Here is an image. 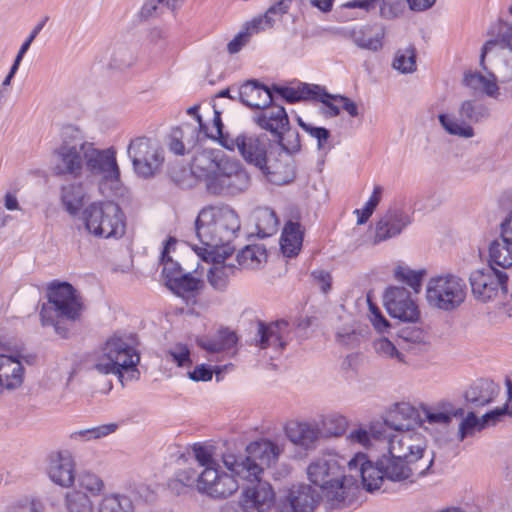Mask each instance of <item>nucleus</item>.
Masks as SVG:
<instances>
[{"label":"nucleus","mask_w":512,"mask_h":512,"mask_svg":"<svg viewBox=\"0 0 512 512\" xmlns=\"http://www.w3.org/2000/svg\"><path fill=\"white\" fill-rule=\"evenodd\" d=\"M281 450L272 441L260 440L250 443L244 454L223 455V463L230 471L221 470L220 465L202 469L200 472L187 468L177 473V480L187 487L195 486L197 491L211 498H226L239 488L238 479L257 483L247 487L240 500L245 512H264L274 502L275 494L270 484L261 482L265 467L275 463Z\"/></svg>","instance_id":"obj_1"},{"label":"nucleus","mask_w":512,"mask_h":512,"mask_svg":"<svg viewBox=\"0 0 512 512\" xmlns=\"http://www.w3.org/2000/svg\"><path fill=\"white\" fill-rule=\"evenodd\" d=\"M375 436L382 442L383 463L387 479L404 482L427 473L433 464V455H427V439L415 429L390 432L375 430Z\"/></svg>","instance_id":"obj_2"},{"label":"nucleus","mask_w":512,"mask_h":512,"mask_svg":"<svg viewBox=\"0 0 512 512\" xmlns=\"http://www.w3.org/2000/svg\"><path fill=\"white\" fill-rule=\"evenodd\" d=\"M222 146L228 150H238L242 158L250 165L261 170L267 180L275 185H285L294 179L293 167L270 160L273 144L264 133H241L234 139H224Z\"/></svg>","instance_id":"obj_3"},{"label":"nucleus","mask_w":512,"mask_h":512,"mask_svg":"<svg viewBox=\"0 0 512 512\" xmlns=\"http://www.w3.org/2000/svg\"><path fill=\"white\" fill-rule=\"evenodd\" d=\"M240 230V220L234 209L227 205L203 208L195 220V232L202 248L223 252L231 247ZM195 248H198L197 246Z\"/></svg>","instance_id":"obj_4"},{"label":"nucleus","mask_w":512,"mask_h":512,"mask_svg":"<svg viewBox=\"0 0 512 512\" xmlns=\"http://www.w3.org/2000/svg\"><path fill=\"white\" fill-rule=\"evenodd\" d=\"M83 311L81 296L67 282H55L48 287V302L40 310L42 326H53L62 338L69 333V324L78 320Z\"/></svg>","instance_id":"obj_5"},{"label":"nucleus","mask_w":512,"mask_h":512,"mask_svg":"<svg viewBox=\"0 0 512 512\" xmlns=\"http://www.w3.org/2000/svg\"><path fill=\"white\" fill-rule=\"evenodd\" d=\"M347 462L342 456L327 453L316 458L307 468L309 480L336 504L345 502L348 494L349 479L344 473Z\"/></svg>","instance_id":"obj_6"},{"label":"nucleus","mask_w":512,"mask_h":512,"mask_svg":"<svg viewBox=\"0 0 512 512\" xmlns=\"http://www.w3.org/2000/svg\"><path fill=\"white\" fill-rule=\"evenodd\" d=\"M140 357L136 350L123 338H109L96 356L93 369L103 375L116 374L121 380L122 370L131 372V378L137 373L136 366Z\"/></svg>","instance_id":"obj_7"},{"label":"nucleus","mask_w":512,"mask_h":512,"mask_svg":"<svg viewBox=\"0 0 512 512\" xmlns=\"http://www.w3.org/2000/svg\"><path fill=\"white\" fill-rule=\"evenodd\" d=\"M86 230L103 238L121 237L125 232V216L118 204L100 201L89 204L82 212Z\"/></svg>","instance_id":"obj_8"},{"label":"nucleus","mask_w":512,"mask_h":512,"mask_svg":"<svg viewBox=\"0 0 512 512\" xmlns=\"http://www.w3.org/2000/svg\"><path fill=\"white\" fill-rule=\"evenodd\" d=\"M466 291L463 278L450 273L439 275L429 279L426 300L432 308L453 311L465 301Z\"/></svg>","instance_id":"obj_9"},{"label":"nucleus","mask_w":512,"mask_h":512,"mask_svg":"<svg viewBox=\"0 0 512 512\" xmlns=\"http://www.w3.org/2000/svg\"><path fill=\"white\" fill-rule=\"evenodd\" d=\"M127 155L135 174L144 179L154 177L164 163L163 149L154 139L147 136L132 138L127 146Z\"/></svg>","instance_id":"obj_10"},{"label":"nucleus","mask_w":512,"mask_h":512,"mask_svg":"<svg viewBox=\"0 0 512 512\" xmlns=\"http://www.w3.org/2000/svg\"><path fill=\"white\" fill-rule=\"evenodd\" d=\"M250 186V176L243 165L227 157L216 174L206 180L208 193L217 196H235Z\"/></svg>","instance_id":"obj_11"},{"label":"nucleus","mask_w":512,"mask_h":512,"mask_svg":"<svg viewBox=\"0 0 512 512\" xmlns=\"http://www.w3.org/2000/svg\"><path fill=\"white\" fill-rule=\"evenodd\" d=\"M488 54L493 55L492 68L497 81H512V25H504L499 38L488 40L481 50L480 65L486 69L484 62Z\"/></svg>","instance_id":"obj_12"},{"label":"nucleus","mask_w":512,"mask_h":512,"mask_svg":"<svg viewBox=\"0 0 512 512\" xmlns=\"http://www.w3.org/2000/svg\"><path fill=\"white\" fill-rule=\"evenodd\" d=\"M469 282L472 295L483 303L501 300L507 294V273L492 265L472 271Z\"/></svg>","instance_id":"obj_13"},{"label":"nucleus","mask_w":512,"mask_h":512,"mask_svg":"<svg viewBox=\"0 0 512 512\" xmlns=\"http://www.w3.org/2000/svg\"><path fill=\"white\" fill-rule=\"evenodd\" d=\"M85 170L91 175L99 176L103 182L118 185L120 183V168L117 153L113 147L98 149L94 143L86 145Z\"/></svg>","instance_id":"obj_14"},{"label":"nucleus","mask_w":512,"mask_h":512,"mask_svg":"<svg viewBox=\"0 0 512 512\" xmlns=\"http://www.w3.org/2000/svg\"><path fill=\"white\" fill-rule=\"evenodd\" d=\"M198 257L209 264L207 281L217 291H225L230 278L235 275L238 268L225 260L233 253V247H227L223 252L208 250V248H194Z\"/></svg>","instance_id":"obj_15"},{"label":"nucleus","mask_w":512,"mask_h":512,"mask_svg":"<svg viewBox=\"0 0 512 512\" xmlns=\"http://www.w3.org/2000/svg\"><path fill=\"white\" fill-rule=\"evenodd\" d=\"M410 201V197L403 196L378 220L375 225L374 244L399 236L412 223V213L405 210Z\"/></svg>","instance_id":"obj_16"},{"label":"nucleus","mask_w":512,"mask_h":512,"mask_svg":"<svg viewBox=\"0 0 512 512\" xmlns=\"http://www.w3.org/2000/svg\"><path fill=\"white\" fill-rule=\"evenodd\" d=\"M458 113L460 119L442 113L438 115V120L448 134L462 138H471L474 136V130L466 121L478 122L485 117L486 108L476 100H465L461 103Z\"/></svg>","instance_id":"obj_17"},{"label":"nucleus","mask_w":512,"mask_h":512,"mask_svg":"<svg viewBox=\"0 0 512 512\" xmlns=\"http://www.w3.org/2000/svg\"><path fill=\"white\" fill-rule=\"evenodd\" d=\"M347 469L349 472V475H347L349 479L347 486L360 477L363 487L369 492L379 489L384 478H387V469L383 463V455L374 464L367 459L364 453H357L348 460Z\"/></svg>","instance_id":"obj_18"},{"label":"nucleus","mask_w":512,"mask_h":512,"mask_svg":"<svg viewBox=\"0 0 512 512\" xmlns=\"http://www.w3.org/2000/svg\"><path fill=\"white\" fill-rule=\"evenodd\" d=\"M88 141L79 140L73 143H64L56 150L57 163L55 173L57 175H72L80 177L85 170L86 145Z\"/></svg>","instance_id":"obj_19"},{"label":"nucleus","mask_w":512,"mask_h":512,"mask_svg":"<svg viewBox=\"0 0 512 512\" xmlns=\"http://www.w3.org/2000/svg\"><path fill=\"white\" fill-rule=\"evenodd\" d=\"M320 501V495L308 484L293 485L276 504L277 512H313Z\"/></svg>","instance_id":"obj_20"},{"label":"nucleus","mask_w":512,"mask_h":512,"mask_svg":"<svg viewBox=\"0 0 512 512\" xmlns=\"http://www.w3.org/2000/svg\"><path fill=\"white\" fill-rule=\"evenodd\" d=\"M384 304L393 318L403 322H417L420 311L408 290L403 287H391L384 295Z\"/></svg>","instance_id":"obj_21"},{"label":"nucleus","mask_w":512,"mask_h":512,"mask_svg":"<svg viewBox=\"0 0 512 512\" xmlns=\"http://www.w3.org/2000/svg\"><path fill=\"white\" fill-rule=\"evenodd\" d=\"M290 334V324L286 320H278L269 324L259 322L254 343L260 349L271 348L276 353H280L291 340Z\"/></svg>","instance_id":"obj_22"},{"label":"nucleus","mask_w":512,"mask_h":512,"mask_svg":"<svg viewBox=\"0 0 512 512\" xmlns=\"http://www.w3.org/2000/svg\"><path fill=\"white\" fill-rule=\"evenodd\" d=\"M387 31L382 23L359 25L342 30V35L352 40L360 49L379 52L384 47Z\"/></svg>","instance_id":"obj_23"},{"label":"nucleus","mask_w":512,"mask_h":512,"mask_svg":"<svg viewBox=\"0 0 512 512\" xmlns=\"http://www.w3.org/2000/svg\"><path fill=\"white\" fill-rule=\"evenodd\" d=\"M489 261L502 268L512 266V210L499 224V237L489 245Z\"/></svg>","instance_id":"obj_24"},{"label":"nucleus","mask_w":512,"mask_h":512,"mask_svg":"<svg viewBox=\"0 0 512 512\" xmlns=\"http://www.w3.org/2000/svg\"><path fill=\"white\" fill-rule=\"evenodd\" d=\"M47 473L53 483L65 488L72 486L75 481V461L71 454L65 451L52 455Z\"/></svg>","instance_id":"obj_25"},{"label":"nucleus","mask_w":512,"mask_h":512,"mask_svg":"<svg viewBox=\"0 0 512 512\" xmlns=\"http://www.w3.org/2000/svg\"><path fill=\"white\" fill-rule=\"evenodd\" d=\"M237 340L235 332L221 329L213 336L199 338L197 343L210 355V361H219L236 345Z\"/></svg>","instance_id":"obj_26"},{"label":"nucleus","mask_w":512,"mask_h":512,"mask_svg":"<svg viewBox=\"0 0 512 512\" xmlns=\"http://www.w3.org/2000/svg\"><path fill=\"white\" fill-rule=\"evenodd\" d=\"M254 122L261 129L279 135L288 127L289 118L283 106L269 104L254 116Z\"/></svg>","instance_id":"obj_27"},{"label":"nucleus","mask_w":512,"mask_h":512,"mask_svg":"<svg viewBox=\"0 0 512 512\" xmlns=\"http://www.w3.org/2000/svg\"><path fill=\"white\" fill-rule=\"evenodd\" d=\"M286 435L295 445L309 449L321 437V429L316 421L290 422L286 427Z\"/></svg>","instance_id":"obj_28"},{"label":"nucleus","mask_w":512,"mask_h":512,"mask_svg":"<svg viewBox=\"0 0 512 512\" xmlns=\"http://www.w3.org/2000/svg\"><path fill=\"white\" fill-rule=\"evenodd\" d=\"M237 97L244 105L258 110L266 108L273 100L271 90L255 80L241 85Z\"/></svg>","instance_id":"obj_29"},{"label":"nucleus","mask_w":512,"mask_h":512,"mask_svg":"<svg viewBox=\"0 0 512 512\" xmlns=\"http://www.w3.org/2000/svg\"><path fill=\"white\" fill-rule=\"evenodd\" d=\"M463 414V408L455 407L450 402H442L435 407L424 408L422 421L430 426L446 428L453 418H460Z\"/></svg>","instance_id":"obj_30"},{"label":"nucleus","mask_w":512,"mask_h":512,"mask_svg":"<svg viewBox=\"0 0 512 512\" xmlns=\"http://www.w3.org/2000/svg\"><path fill=\"white\" fill-rule=\"evenodd\" d=\"M500 387L489 379H479L465 391V400L473 407L491 403L499 394Z\"/></svg>","instance_id":"obj_31"},{"label":"nucleus","mask_w":512,"mask_h":512,"mask_svg":"<svg viewBox=\"0 0 512 512\" xmlns=\"http://www.w3.org/2000/svg\"><path fill=\"white\" fill-rule=\"evenodd\" d=\"M200 141L197 128L189 123H184L172 129L170 134L169 149L176 155L189 152Z\"/></svg>","instance_id":"obj_32"},{"label":"nucleus","mask_w":512,"mask_h":512,"mask_svg":"<svg viewBox=\"0 0 512 512\" xmlns=\"http://www.w3.org/2000/svg\"><path fill=\"white\" fill-rule=\"evenodd\" d=\"M416 416L415 408L406 402L397 403L384 418L383 427L393 432L412 429L411 423Z\"/></svg>","instance_id":"obj_33"},{"label":"nucleus","mask_w":512,"mask_h":512,"mask_svg":"<svg viewBox=\"0 0 512 512\" xmlns=\"http://www.w3.org/2000/svg\"><path fill=\"white\" fill-rule=\"evenodd\" d=\"M24 367L22 362L14 357L0 355V386L15 389L22 385L24 380Z\"/></svg>","instance_id":"obj_34"},{"label":"nucleus","mask_w":512,"mask_h":512,"mask_svg":"<svg viewBox=\"0 0 512 512\" xmlns=\"http://www.w3.org/2000/svg\"><path fill=\"white\" fill-rule=\"evenodd\" d=\"M227 157L219 150H203L196 153L192 159V169L195 172L202 173L205 181L220 169V164Z\"/></svg>","instance_id":"obj_35"},{"label":"nucleus","mask_w":512,"mask_h":512,"mask_svg":"<svg viewBox=\"0 0 512 512\" xmlns=\"http://www.w3.org/2000/svg\"><path fill=\"white\" fill-rule=\"evenodd\" d=\"M304 230L300 223L288 221L282 231L280 246L286 257L298 255L302 248Z\"/></svg>","instance_id":"obj_36"},{"label":"nucleus","mask_w":512,"mask_h":512,"mask_svg":"<svg viewBox=\"0 0 512 512\" xmlns=\"http://www.w3.org/2000/svg\"><path fill=\"white\" fill-rule=\"evenodd\" d=\"M497 79L493 73L488 76L480 72L468 71L464 74L463 84L473 90L475 93H484L490 97L499 95V87Z\"/></svg>","instance_id":"obj_37"},{"label":"nucleus","mask_w":512,"mask_h":512,"mask_svg":"<svg viewBox=\"0 0 512 512\" xmlns=\"http://www.w3.org/2000/svg\"><path fill=\"white\" fill-rule=\"evenodd\" d=\"M85 192L81 183L70 182L61 186L60 199L65 210L72 216L78 214Z\"/></svg>","instance_id":"obj_38"},{"label":"nucleus","mask_w":512,"mask_h":512,"mask_svg":"<svg viewBox=\"0 0 512 512\" xmlns=\"http://www.w3.org/2000/svg\"><path fill=\"white\" fill-rule=\"evenodd\" d=\"M137 60V45L134 43L117 42L111 54L110 65L123 70L130 68Z\"/></svg>","instance_id":"obj_39"},{"label":"nucleus","mask_w":512,"mask_h":512,"mask_svg":"<svg viewBox=\"0 0 512 512\" xmlns=\"http://www.w3.org/2000/svg\"><path fill=\"white\" fill-rule=\"evenodd\" d=\"M236 260L238 269H258L266 262L267 252L264 246L248 245L238 252Z\"/></svg>","instance_id":"obj_40"},{"label":"nucleus","mask_w":512,"mask_h":512,"mask_svg":"<svg viewBox=\"0 0 512 512\" xmlns=\"http://www.w3.org/2000/svg\"><path fill=\"white\" fill-rule=\"evenodd\" d=\"M175 244L176 240L174 238H169L166 241L161 254V263L163 265L162 274L167 287L172 284L174 279L178 280V278L184 273L179 263L169 256V252Z\"/></svg>","instance_id":"obj_41"},{"label":"nucleus","mask_w":512,"mask_h":512,"mask_svg":"<svg viewBox=\"0 0 512 512\" xmlns=\"http://www.w3.org/2000/svg\"><path fill=\"white\" fill-rule=\"evenodd\" d=\"M375 430H386L382 425L380 427L372 426L369 430L364 427H358L350 431L347 439L352 444H359L368 449L373 445H379L382 448L381 440L375 436Z\"/></svg>","instance_id":"obj_42"},{"label":"nucleus","mask_w":512,"mask_h":512,"mask_svg":"<svg viewBox=\"0 0 512 512\" xmlns=\"http://www.w3.org/2000/svg\"><path fill=\"white\" fill-rule=\"evenodd\" d=\"M319 89L318 85L301 84L295 87L274 86L273 90L289 103H294L303 99L312 98L314 91Z\"/></svg>","instance_id":"obj_43"},{"label":"nucleus","mask_w":512,"mask_h":512,"mask_svg":"<svg viewBox=\"0 0 512 512\" xmlns=\"http://www.w3.org/2000/svg\"><path fill=\"white\" fill-rule=\"evenodd\" d=\"M197 133H199V138L206 139L210 138L213 140H219L222 144V141L224 139H232L229 136H225L222 132L223 129V123L221 120L220 113L218 111H214V118H213V125L211 127H208L204 124L202 117L197 116Z\"/></svg>","instance_id":"obj_44"},{"label":"nucleus","mask_w":512,"mask_h":512,"mask_svg":"<svg viewBox=\"0 0 512 512\" xmlns=\"http://www.w3.org/2000/svg\"><path fill=\"white\" fill-rule=\"evenodd\" d=\"M118 428L116 423L103 424L100 426L74 431L70 438L75 441H91L106 437L114 433Z\"/></svg>","instance_id":"obj_45"},{"label":"nucleus","mask_w":512,"mask_h":512,"mask_svg":"<svg viewBox=\"0 0 512 512\" xmlns=\"http://www.w3.org/2000/svg\"><path fill=\"white\" fill-rule=\"evenodd\" d=\"M132 502L124 495L109 494L102 498L98 512H131Z\"/></svg>","instance_id":"obj_46"},{"label":"nucleus","mask_w":512,"mask_h":512,"mask_svg":"<svg viewBox=\"0 0 512 512\" xmlns=\"http://www.w3.org/2000/svg\"><path fill=\"white\" fill-rule=\"evenodd\" d=\"M340 95H331L319 86L317 91H314L312 99L318 100L322 103L321 113L325 117H336L340 113Z\"/></svg>","instance_id":"obj_47"},{"label":"nucleus","mask_w":512,"mask_h":512,"mask_svg":"<svg viewBox=\"0 0 512 512\" xmlns=\"http://www.w3.org/2000/svg\"><path fill=\"white\" fill-rule=\"evenodd\" d=\"M202 286V280L187 272L183 273L178 280L174 279L168 288L175 294L184 296L186 293L198 291Z\"/></svg>","instance_id":"obj_48"},{"label":"nucleus","mask_w":512,"mask_h":512,"mask_svg":"<svg viewBox=\"0 0 512 512\" xmlns=\"http://www.w3.org/2000/svg\"><path fill=\"white\" fill-rule=\"evenodd\" d=\"M461 418L457 432V439L460 442L484 429L480 418L474 412H468L466 416L463 415Z\"/></svg>","instance_id":"obj_49"},{"label":"nucleus","mask_w":512,"mask_h":512,"mask_svg":"<svg viewBox=\"0 0 512 512\" xmlns=\"http://www.w3.org/2000/svg\"><path fill=\"white\" fill-rule=\"evenodd\" d=\"M66 507L69 512H92L93 502L81 490H74L66 495Z\"/></svg>","instance_id":"obj_50"},{"label":"nucleus","mask_w":512,"mask_h":512,"mask_svg":"<svg viewBox=\"0 0 512 512\" xmlns=\"http://www.w3.org/2000/svg\"><path fill=\"white\" fill-rule=\"evenodd\" d=\"M322 425L327 434L337 437L346 432L348 420L345 416L334 412L323 416Z\"/></svg>","instance_id":"obj_51"},{"label":"nucleus","mask_w":512,"mask_h":512,"mask_svg":"<svg viewBox=\"0 0 512 512\" xmlns=\"http://www.w3.org/2000/svg\"><path fill=\"white\" fill-rule=\"evenodd\" d=\"M274 136L277 139V145L287 154L291 155L300 150L299 133L290 129L289 126L281 134Z\"/></svg>","instance_id":"obj_52"},{"label":"nucleus","mask_w":512,"mask_h":512,"mask_svg":"<svg viewBox=\"0 0 512 512\" xmlns=\"http://www.w3.org/2000/svg\"><path fill=\"white\" fill-rule=\"evenodd\" d=\"M78 485L81 491H87L91 496L100 495L105 486L98 475L89 471H84L79 475Z\"/></svg>","instance_id":"obj_53"},{"label":"nucleus","mask_w":512,"mask_h":512,"mask_svg":"<svg viewBox=\"0 0 512 512\" xmlns=\"http://www.w3.org/2000/svg\"><path fill=\"white\" fill-rule=\"evenodd\" d=\"M166 359L174 362L178 367H190L192 360L190 349L186 344L176 343L166 352Z\"/></svg>","instance_id":"obj_54"},{"label":"nucleus","mask_w":512,"mask_h":512,"mask_svg":"<svg viewBox=\"0 0 512 512\" xmlns=\"http://www.w3.org/2000/svg\"><path fill=\"white\" fill-rule=\"evenodd\" d=\"M416 54L413 48H406L397 52L393 67L401 73H411L416 69Z\"/></svg>","instance_id":"obj_55"},{"label":"nucleus","mask_w":512,"mask_h":512,"mask_svg":"<svg viewBox=\"0 0 512 512\" xmlns=\"http://www.w3.org/2000/svg\"><path fill=\"white\" fill-rule=\"evenodd\" d=\"M299 125L307 132L311 137L317 140V147L319 150H329L331 147L328 143L330 132L324 127H315L311 124H307L299 119Z\"/></svg>","instance_id":"obj_56"},{"label":"nucleus","mask_w":512,"mask_h":512,"mask_svg":"<svg viewBox=\"0 0 512 512\" xmlns=\"http://www.w3.org/2000/svg\"><path fill=\"white\" fill-rule=\"evenodd\" d=\"M395 277L399 281L406 283L408 286L414 289L415 292H418L421 287L423 273L414 271L408 267L399 266L395 270Z\"/></svg>","instance_id":"obj_57"},{"label":"nucleus","mask_w":512,"mask_h":512,"mask_svg":"<svg viewBox=\"0 0 512 512\" xmlns=\"http://www.w3.org/2000/svg\"><path fill=\"white\" fill-rule=\"evenodd\" d=\"M184 0H147L143 5L141 13L145 17L158 13L161 7H167L171 10L177 9L182 5Z\"/></svg>","instance_id":"obj_58"},{"label":"nucleus","mask_w":512,"mask_h":512,"mask_svg":"<svg viewBox=\"0 0 512 512\" xmlns=\"http://www.w3.org/2000/svg\"><path fill=\"white\" fill-rule=\"evenodd\" d=\"M374 349L383 357L397 359L399 362L404 361V355L387 338H379L374 341Z\"/></svg>","instance_id":"obj_59"},{"label":"nucleus","mask_w":512,"mask_h":512,"mask_svg":"<svg viewBox=\"0 0 512 512\" xmlns=\"http://www.w3.org/2000/svg\"><path fill=\"white\" fill-rule=\"evenodd\" d=\"M193 453L201 470L209 467L213 468L219 465V463L213 458L211 449L206 446L195 444L193 446Z\"/></svg>","instance_id":"obj_60"},{"label":"nucleus","mask_w":512,"mask_h":512,"mask_svg":"<svg viewBox=\"0 0 512 512\" xmlns=\"http://www.w3.org/2000/svg\"><path fill=\"white\" fill-rule=\"evenodd\" d=\"M221 367L216 366L214 369H211L209 366L205 364L198 365L194 368V370L188 372V376L191 380L195 382L199 381H209L212 379L213 373L216 374V378L219 381V375L222 372Z\"/></svg>","instance_id":"obj_61"},{"label":"nucleus","mask_w":512,"mask_h":512,"mask_svg":"<svg viewBox=\"0 0 512 512\" xmlns=\"http://www.w3.org/2000/svg\"><path fill=\"white\" fill-rule=\"evenodd\" d=\"M293 0H279L273 5H271L266 12L264 13L265 18H267L272 26L276 23L277 19H280L283 15H285L291 7Z\"/></svg>","instance_id":"obj_62"},{"label":"nucleus","mask_w":512,"mask_h":512,"mask_svg":"<svg viewBox=\"0 0 512 512\" xmlns=\"http://www.w3.org/2000/svg\"><path fill=\"white\" fill-rule=\"evenodd\" d=\"M369 319L375 330L384 333L390 328L388 320L383 316L381 311L372 303H369Z\"/></svg>","instance_id":"obj_63"},{"label":"nucleus","mask_w":512,"mask_h":512,"mask_svg":"<svg viewBox=\"0 0 512 512\" xmlns=\"http://www.w3.org/2000/svg\"><path fill=\"white\" fill-rule=\"evenodd\" d=\"M273 26L271 22L265 18V15H260L254 17L251 21L247 22L243 29L249 32V36L251 37L253 34H257L261 31H265L267 29H271Z\"/></svg>","instance_id":"obj_64"}]
</instances>
